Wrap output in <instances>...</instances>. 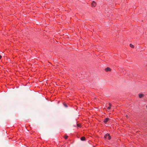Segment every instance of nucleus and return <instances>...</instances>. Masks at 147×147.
<instances>
[{"label": "nucleus", "instance_id": "2", "mask_svg": "<svg viewBox=\"0 0 147 147\" xmlns=\"http://www.w3.org/2000/svg\"><path fill=\"white\" fill-rule=\"evenodd\" d=\"M109 118H105L104 120V123H107V122H108V121H109Z\"/></svg>", "mask_w": 147, "mask_h": 147}, {"label": "nucleus", "instance_id": "11", "mask_svg": "<svg viewBox=\"0 0 147 147\" xmlns=\"http://www.w3.org/2000/svg\"><path fill=\"white\" fill-rule=\"evenodd\" d=\"M64 105L66 107H67V105L66 104H64Z\"/></svg>", "mask_w": 147, "mask_h": 147}, {"label": "nucleus", "instance_id": "6", "mask_svg": "<svg viewBox=\"0 0 147 147\" xmlns=\"http://www.w3.org/2000/svg\"><path fill=\"white\" fill-rule=\"evenodd\" d=\"M80 139L82 141H85V140L86 138L84 137L83 136V137H82Z\"/></svg>", "mask_w": 147, "mask_h": 147}, {"label": "nucleus", "instance_id": "13", "mask_svg": "<svg viewBox=\"0 0 147 147\" xmlns=\"http://www.w3.org/2000/svg\"><path fill=\"white\" fill-rule=\"evenodd\" d=\"M147 108V105H146V106Z\"/></svg>", "mask_w": 147, "mask_h": 147}, {"label": "nucleus", "instance_id": "5", "mask_svg": "<svg viewBox=\"0 0 147 147\" xmlns=\"http://www.w3.org/2000/svg\"><path fill=\"white\" fill-rule=\"evenodd\" d=\"M96 3L95 2H93V3L92 4V6L93 7H94L96 6Z\"/></svg>", "mask_w": 147, "mask_h": 147}, {"label": "nucleus", "instance_id": "3", "mask_svg": "<svg viewBox=\"0 0 147 147\" xmlns=\"http://www.w3.org/2000/svg\"><path fill=\"white\" fill-rule=\"evenodd\" d=\"M105 71L107 72L111 71V69L109 67H107L105 69Z\"/></svg>", "mask_w": 147, "mask_h": 147}, {"label": "nucleus", "instance_id": "1", "mask_svg": "<svg viewBox=\"0 0 147 147\" xmlns=\"http://www.w3.org/2000/svg\"><path fill=\"white\" fill-rule=\"evenodd\" d=\"M104 138L105 139H107L110 140L111 138V137L109 134H107L104 136Z\"/></svg>", "mask_w": 147, "mask_h": 147}, {"label": "nucleus", "instance_id": "10", "mask_svg": "<svg viewBox=\"0 0 147 147\" xmlns=\"http://www.w3.org/2000/svg\"><path fill=\"white\" fill-rule=\"evenodd\" d=\"M77 126L78 127H81V125L79 124H77Z\"/></svg>", "mask_w": 147, "mask_h": 147}, {"label": "nucleus", "instance_id": "12", "mask_svg": "<svg viewBox=\"0 0 147 147\" xmlns=\"http://www.w3.org/2000/svg\"><path fill=\"white\" fill-rule=\"evenodd\" d=\"M2 57V56H1L0 55V59H1Z\"/></svg>", "mask_w": 147, "mask_h": 147}, {"label": "nucleus", "instance_id": "4", "mask_svg": "<svg viewBox=\"0 0 147 147\" xmlns=\"http://www.w3.org/2000/svg\"><path fill=\"white\" fill-rule=\"evenodd\" d=\"M109 106L107 107V109L108 110H109L111 109V104L110 103H109Z\"/></svg>", "mask_w": 147, "mask_h": 147}, {"label": "nucleus", "instance_id": "9", "mask_svg": "<svg viewBox=\"0 0 147 147\" xmlns=\"http://www.w3.org/2000/svg\"><path fill=\"white\" fill-rule=\"evenodd\" d=\"M67 137L68 136L67 135H65L64 136V138L66 140L67 138Z\"/></svg>", "mask_w": 147, "mask_h": 147}, {"label": "nucleus", "instance_id": "8", "mask_svg": "<svg viewBox=\"0 0 147 147\" xmlns=\"http://www.w3.org/2000/svg\"><path fill=\"white\" fill-rule=\"evenodd\" d=\"M129 45H130V47L131 48H133L134 47V45H132L131 44H130Z\"/></svg>", "mask_w": 147, "mask_h": 147}, {"label": "nucleus", "instance_id": "7", "mask_svg": "<svg viewBox=\"0 0 147 147\" xmlns=\"http://www.w3.org/2000/svg\"><path fill=\"white\" fill-rule=\"evenodd\" d=\"M143 96H144V95L142 94H140L139 95V97L140 98H141L142 97H143Z\"/></svg>", "mask_w": 147, "mask_h": 147}]
</instances>
